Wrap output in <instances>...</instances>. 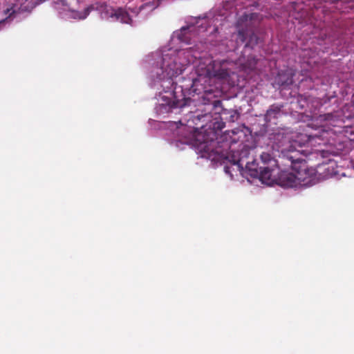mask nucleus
Instances as JSON below:
<instances>
[{
	"label": "nucleus",
	"mask_w": 354,
	"mask_h": 354,
	"mask_svg": "<svg viewBox=\"0 0 354 354\" xmlns=\"http://www.w3.org/2000/svg\"><path fill=\"white\" fill-rule=\"evenodd\" d=\"M203 115H194L192 119L185 124L182 120L170 121L167 126L174 138L173 144L178 148L183 149L180 145H191L201 158H206L215 162L225 164L224 171L231 178L239 172L242 176L258 178L263 184L272 185L277 184L286 188L300 189V185H297L298 179V162H292L284 156L283 150L285 148L295 151L297 147H302L310 145L317 138L316 134L308 135L299 133L296 138L280 147L281 158L290 162V169L280 171L278 165L275 167H258L255 160L248 161L252 149L243 146L241 151H232L227 154L216 146V132L211 128L206 129L203 125L198 129L193 124L197 125L196 121H199Z\"/></svg>",
	"instance_id": "f257e3e1"
},
{
	"label": "nucleus",
	"mask_w": 354,
	"mask_h": 354,
	"mask_svg": "<svg viewBox=\"0 0 354 354\" xmlns=\"http://www.w3.org/2000/svg\"><path fill=\"white\" fill-rule=\"evenodd\" d=\"M218 19L204 17L192 19L186 26L174 32L169 43L152 53L151 68L148 75L149 86L156 91V111L165 115L179 109L181 112L194 113L197 106L194 99L185 97L176 79L197 57L192 48H184L192 37L210 36L218 30L214 24Z\"/></svg>",
	"instance_id": "f03ea898"
},
{
	"label": "nucleus",
	"mask_w": 354,
	"mask_h": 354,
	"mask_svg": "<svg viewBox=\"0 0 354 354\" xmlns=\"http://www.w3.org/2000/svg\"><path fill=\"white\" fill-rule=\"evenodd\" d=\"M291 151L290 149L285 148L283 153L292 163L298 162V179L297 185H300L301 188H306L315 185L320 180L336 176L337 165L335 160H329L317 165L316 168L309 167L304 159L306 154L305 151L299 149Z\"/></svg>",
	"instance_id": "7ed1b4c3"
},
{
	"label": "nucleus",
	"mask_w": 354,
	"mask_h": 354,
	"mask_svg": "<svg viewBox=\"0 0 354 354\" xmlns=\"http://www.w3.org/2000/svg\"><path fill=\"white\" fill-rule=\"evenodd\" d=\"M231 63L226 60H213L211 57L201 58L196 66V73L198 77L194 83L211 85L212 82H227L232 73L230 68Z\"/></svg>",
	"instance_id": "20e7f679"
},
{
	"label": "nucleus",
	"mask_w": 354,
	"mask_h": 354,
	"mask_svg": "<svg viewBox=\"0 0 354 354\" xmlns=\"http://www.w3.org/2000/svg\"><path fill=\"white\" fill-rule=\"evenodd\" d=\"M158 6V1L151 0L135 8H133L131 6L124 8H113L103 4L98 9L102 19L110 21H120L123 24L134 25L137 21L136 18L139 14L141 17H145L147 12L153 10Z\"/></svg>",
	"instance_id": "39448f33"
},
{
	"label": "nucleus",
	"mask_w": 354,
	"mask_h": 354,
	"mask_svg": "<svg viewBox=\"0 0 354 354\" xmlns=\"http://www.w3.org/2000/svg\"><path fill=\"white\" fill-rule=\"evenodd\" d=\"M260 20L261 17L255 12H244L239 17L236 22L238 33L232 37H236L237 45L245 43V52L250 46H252L257 42V37L250 29V27Z\"/></svg>",
	"instance_id": "423d86ee"
},
{
	"label": "nucleus",
	"mask_w": 354,
	"mask_h": 354,
	"mask_svg": "<svg viewBox=\"0 0 354 354\" xmlns=\"http://www.w3.org/2000/svg\"><path fill=\"white\" fill-rule=\"evenodd\" d=\"M52 6L57 11L59 17L64 19H84L91 9V7H88L81 12L76 11L71 9L65 0H53Z\"/></svg>",
	"instance_id": "0eeeda50"
},
{
	"label": "nucleus",
	"mask_w": 354,
	"mask_h": 354,
	"mask_svg": "<svg viewBox=\"0 0 354 354\" xmlns=\"http://www.w3.org/2000/svg\"><path fill=\"white\" fill-rule=\"evenodd\" d=\"M38 3L37 0H17V3L10 8L5 10L6 17L0 21V29L2 26L9 24L15 17L17 12H29Z\"/></svg>",
	"instance_id": "6e6552de"
},
{
	"label": "nucleus",
	"mask_w": 354,
	"mask_h": 354,
	"mask_svg": "<svg viewBox=\"0 0 354 354\" xmlns=\"http://www.w3.org/2000/svg\"><path fill=\"white\" fill-rule=\"evenodd\" d=\"M261 160L263 164L262 166L266 167H275L278 165L277 161L274 159L269 153H262L261 155Z\"/></svg>",
	"instance_id": "1a4fd4ad"
},
{
	"label": "nucleus",
	"mask_w": 354,
	"mask_h": 354,
	"mask_svg": "<svg viewBox=\"0 0 354 354\" xmlns=\"http://www.w3.org/2000/svg\"><path fill=\"white\" fill-rule=\"evenodd\" d=\"M255 64L256 61L254 59L252 61H249L248 63L243 66V70L245 71H247L248 70H253L254 68Z\"/></svg>",
	"instance_id": "9d476101"
},
{
	"label": "nucleus",
	"mask_w": 354,
	"mask_h": 354,
	"mask_svg": "<svg viewBox=\"0 0 354 354\" xmlns=\"http://www.w3.org/2000/svg\"><path fill=\"white\" fill-rule=\"evenodd\" d=\"M247 6H257V3L256 1H254L252 3H248Z\"/></svg>",
	"instance_id": "9b49d317"
},
{
	"label": "nucleus",
	"mask_w": 354,
	"mask_h": 354,
	"mask_svg": "<svg viewBox=\"0 0 354 354\" xmlns=\"http://www.w3.org/2000/svg\"><path fill=\"white\" fill-rule=\"evenodd\" d=\"M324 118V119L327 120L328 118H330L331 117V115H324L323 116Z\"/></svg>",
	"instance_id": "f8f14e48"
},
{
	"label": "nucleus",
	"mask_w": 354,
	"mask_h": 354,
	"mask_svg": "<svg viewBox=\"0 0 354 354\" xmlns=\"http://www.w3.org/2000/svg\"><path fill=\"white\" fill-rule=\"evenodd\" d=\"M272 111L270 109V110H269V111H268V113H267V114H268V115H270L272 114Z\"/></svg>",
	"instance_id": "ddd939ff"
}]
</instances>
